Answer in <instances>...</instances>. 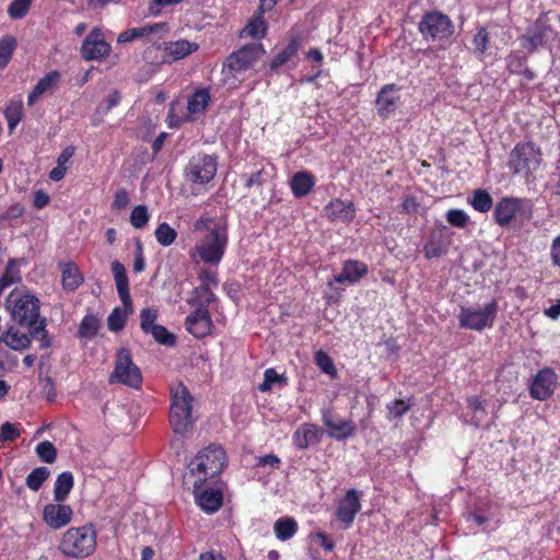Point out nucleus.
Wrapping results in <instances>:
<instances>
[{
  "label": "nucleus",
  "instance_id": "7c9ffc66",
  "mask_svg": "<svg viewBox=\"0 0 560 560\" xmlns=\"http://www.w3.org/2000/svg\"><path fill=\"white\" fill-rule=\"evenodd\" d=\"M60 267L63 288L69 291L75 290L83 282V277L78 267L72 262L61 264Z\"/></svg>",
  "mask_w": 560,
  "mask_h": 560
},
{
  "label": "nucleus",
  "instance_id": "a19ab883",
  "mask_svg": "<svg viewBox=\"0 0 560 560\" xmlns=\"http://www.w3.org/2000/svg\"><path fill=\"white\" fill-rule=\"evenodd\" d=\"M31 332L30 337L32 339L39 340V347L42 349L49 348L51 345L50 338L48 336V331L46 330V319L40 318L39 322L34 326L30 327Z\"/></svg>",
  "mask_w": 560,
  "mask_h": 560
},
{
  "label": "nucleus",
  "instance_id": "8fccbe9b",
  "mask_svg": "<svg viewBox=\"0 0 560 560\" xmlns=\"http://www.w3.org/2000/svg\"><path fill=\"white\" fill-rule=\"evenodd\" d=\"M126 319H127V308L125 307V310H121L119 307H116L109 314L108 319H107L109 330H112V331L120 330L125 326Z\"/></svg>",
  "mask_w": 560,
  "mask_h": 560
},
{
  "label": "nucleus",
  "instance_id": "a211bd4d",
  "mask_svg": "<svg viewBox=\"0 0 560 560\" xmlns=\"http://www.w3.org/2000/svg\"><path fill=\"white\" fill-rule=\"evenodd\" d=\"M61 80L57 70L49 71L38 80L27 97V105L33 106L39 98L55 93Z\"/></svg>",
  "mask_w": 560,
  "mask_h": 560
},
{
  "label": "nucleus",
  "instance_id": "7ed1b4c3",
  "mask_svg": "<svg viewBox=\"0 0 560 560\" xmlns=\"http://www.w3.org/2000/svg\"><path fill=\"white\" fill-rule=\"evenodd\" d=\"M96 530L93 525L71 527L60 540V551L72 558H85L96 548Z\"/></svg>",
  "mask_w": 560,
  "mask_h": 560
},
{
  "label": "nucleus",
  "instance_id": "052dcab7",
  "mask_svg": "<svg viewBox=\"0 0 560 560\" xmlns=\"http://www.w3.org/2000/svg\"><path fill=\"white\" fill-rule=\"evenodd\" d=\"M173 432L177 438H191L194 435L192 422H174Z\"/></svg>",
  "mask_w": 560,
  "mask_h": 560
},
{
  "label": "nucleus",
  "instance_id": "6e6552de",
  "mask_svg": "<svg viewBox=\"0 0 560 560\" xmlns=\"http://www.w3.org/2000/svg\"><path fill=\"white\" fill-rule=\"evenodd\" d=\"M418 28L425 40L432 42L447 40L454 32L451 19L436 11L425 13Z\"/></svg>",
  "mask_w": 560,
  "mask_h": 560
},
{
  "label": "nucleus",
  "instance_id": "cd10ccee",
  "mask_svg": "<svg viewBox=\"0 0 560 560\" xmlns=\"http://www.w3.org/2000/svg\"><path fill=\"white\" fill-rule=\"evenodd\" d=\"M164 24L162 23H155L150 25H144L141 27H135L127 30L119 34L118 36V43H129L136 38H142V37H149L154 33H158L162 30H164Z\"/></svg>",
  "mask_w": 560,
  "mask_h": 560
},
{
  "label": "nucleus",
  "instance_id": "f257e3e1",
  "mask_svg": "<svg viewBox=\"0 0 560 560\" xmlns=\"http://www.w3.org/2000/svg\"><path fill=\"white\" fill-rule=\"evenodd\" d=\"M195 231L205 232L195 245L191 255H198L203 262L219 264L228 244L226 223L209 217H201L195 223Z\"/></svg>",
  "mask_w": 560,
  "mask_h": 560
},
{
  "label": "nucleus",
  "instance_id": "423d86ee",
  "mask_svg": "<svg viewBox=\"0 0 560 560\" xmlns=\"http://www.w3.org/2000/svg\"><path fill=\"white\" fill-rule=\"evenodd\" d=\"M532 203L527 199L503 197L494 206L493 219L500 226L514 222L524 223L532 218Z\"/></svg>",
  "mask_w": 560,
  "mask_h": 560
},
{
  "label": "nucleus",
  "instance_id": "9b49d317",
  "mask_svg": "<svg viewBox=\"0 0 560 560\" xmlns=\"http://www.w3.org/2000/svg\"><path fill=\"white\" fill-rule=\"evenodd\" d=\"M217 170V156L199 153L190 158L185 167V176L191 183L207 184L214 177Z\"/></svg>",
  "mask_w": 560,
  "mask_h": 560
},
{
  "label": "nucleus",
  "instance_id": "f704fd0d",
  "mask_svg": "<svg viewBox=\"0 0 560 560\" xmlns=\"http://www.w3.org/2000/svg\"><path fill=\"white\" fill-rule=\"evenodd\" d=\"M73 488V476L69 471L61 472L55 482L54 498L57 502H62L67 499L71 489Z\"/></svg>",
  "mask_w": 560,
  "mask_h": 560
},
{
  "label": "nucleus",
  "instance_id": "f8f14e48",
  "mask_svg": "<svg viewBox=\"0 0 560 560\" xmlns=\"http://www.w3.org/2000/svg\"><path fill=\"white\" fill-rule=\"evenodd\" d=\"M110 52V45L106 43L98 28H94L83 40L81 55L85 60H101Z\"/></svg>",
  "mask_w": 560,
  "mask_h": 560
},
{
  "label": "nucleus",
  "instance_id": "393cba45",
  "mask_svg": "<svg viewBox=\"0 0 560 560\" xmlns=\"http://www.w3.org/2000/svg\"><path fill=\"white\" fill-rule=\"evenodd\" d=\"M468 520L474 521L478 526H487L492 522L498 525L500 523L498 506L490 502L482 503L469 512Z\"/></svg>",
  "mask_w": 560,
  "mask_h": 560
},
{
  "label": "nucleus",
  "instance_id": "13d9d810",
  "mask_svg": "<svg viewBox=\"0 0 560 560\" xmlns=\"http://www.w3.org/2000/svg\"><path fill=\"white\" fill-rule=\"evenodd\" d=\"M158 317V312L152 308H143L140 314L141 328L143 331L149 332V330L154 327L155 319Z\"/></svg>",
  "mask_w": 560,
  "mask_h": 560
},
{
  "label": "nucleus",
  "instance_id": "2f4dec72",
  "mask_svg": "<svg viewBox=\"0 0 560 560\" xmlns=\"http://www.w3.org/2000/svg\"><path fill=\"white\" fill-rule=\"evenodd\" d=\"M210 102V93L206 89L196 91L189 98L187 109L190 115L203 114Z\"/></svg>",
  "mask_w": 560,
  "mask_h": 560
},
{
  "label": "nucleus",
  "instance_id": "e2e57ef3",
  "mask_svg": "<svg viewBox=\"0 0 560 560\" xmlns=\"http://www.w3.org/2000/svg\"><path fill=\"white\" fill-rule=\"evenodd\" d=\"M409 407H410V405L406 400H402V399L395 400L394 402L388 405L389 415H390V417H394V418L402 417L406 413V411L409 409Z\"/></svg>",
  "mask_w": 560,
  "mask_h": 560
},
{
  "label": "nucleus",
  "instance_id": "79ce46f5",
  "mask_svg": "<svg viewBox=\"0 0 560 560\" xmlns=\"http://www.w3.org/2000/svg\"><path fill=\"white\" fill-rule=\"evenodd\" d=\"M100 328L98 319L93 315H86L83 317L80 327H79V336L81 338H93Z\"/></svg>",
  "mask_w": 560,
  "mask_h": 560
},
{
  "label": "nucleus",
  "instance_id": "ddd939ff",
  "mask_svg": "<svg viewBox=\"0 0 560 560\" xmlns=\"http://www.w3.org/2000/svg\"><path fill=\"white\" fill-rule=\"evenodd\" d=\"M73 516V510L68 504L49 503L43 509V521L45 524L52 528L59 529L67 526Z\"/></svg>",
  "mask_w": 560,
  "mask_h": 560
},
{
  "label": "nucleus",
  "instance_id": "aec40b11",
  "mask_svg": "<svg viewBox=\"0 0 560 560\" xmlns=\"http://www.w3.org/2000/svg\"><path fill=\"white\" fill-rule=\"evenodd\" d=\"M451 236L445 230L433 232L423 247L427 259L438 258L448 250Z\"/></svg>",
  "mask_w": 560,
  "mask_h": 560
},
{
  "label": "nucleus",
  "instance_id": "09e8293b",
  "mask_svg": "<svg viewBox=\"0 0 560 560\" xmlns=\"http://www.w3.org/2000/svg\"><path fill=\"white\" fill-rule=\"evenodd\" d=\"M149 212L145 206H137L130 213V223L136 229H143L149 222Z\"/></svg>",
  "mask_w": 560,
  "mask_h": 560
},
{
  "label": "nucleus",
  "instance_id": "4468645a",
  "mask_svg": "<svg viewBox=\"0 0 560 560\" xmlns=\"http://www.w3.org/2000/svg\"><path fill=\"white\" fill-rule=\"evenodd\" d=\"M376 109L380 116L387 118L401 105L400 88L396 84H386L376 97Z\"/></svg>",
  "mask_w": 560,
  "mask_h": 560
},
{
  "label": "nucleus",
  "instance_id": "bb28decb",
  "mask_svg": "<svg viewBox=\"0 0 560 560\" xmlns=\"http://www.w3.org/2000/svg\"><path fill=\"white\" fill-rule=\"evenodd\" d=\"M199 45L197 43L189 42L187 39H179L175 42H168L165 44V55L172 60H180L197 51Z\"/></svg>",
  "mask_w": 560,
  "mask_h": 560
},
{
  "label": "nucleus",
  "instance_id": "c85d7f7f",
  "mask_svg": "<svg viewBox=\"0 0 560 560\" xmlns=\"http://www.w3.org/2000/svg\"><path fill=\"white\" fill-rule=\"evenodd\" d=\"M315 185V177L308 172H299L291 179V189L295 197H304Z\"/></svg>",
  "mask_w": 560,
  "mask_h": 560
},
{
  "label": "nucleus",
  "instance_id": "680f3d73",
  "mask_svg": "<svg viewBox=\"0 0 560 560\" xmlns=\"http://www.w3.org/2000/svg\"><path fill=\"white\" fill-rule=\"evenodd\" d=\"M525 66V59L518 55H510L506 58V67L512 73L523 72Z\"/></svg>",
  "mask_w": 560,
  "mask_h": 560
},
{
  "label": "nucleus",
  "instance_id": "58836bf2",
  "mask_svg": "<svg viewBox=\"0 0 560 560\" xmlns=\"http://www.w3.org/2000/svg\"><path fill=\"white\" fill-rule=\"evenodd\" d=\"M8 127L12 131L21 121L23 116V103L20 100H12L4 109Z\"/></svg>",
  "mask_w": 560,
  "mask_h": 560
},
{
  "label": "nucleus",
  "instance_id": "1a4fd4ad",
  "mask_svg": "<svg viewBox=\"0 0 560 560\" xmlns=\"http://www.w3.org/2000/svg\"><path fill=\"white\" fill-rule=\"evenodd\" d=\"M498 313V303L492 300L481 307H462L458 320L459 326L466 329L481 331L492 327Z\"/></svg>",
  "mask_w": 560,
  "mask_h": 560
},
{
  "label": "nucleus",
  "instance_id": "5fc2aeb1",
  "mask_svg": "<svg viewBox=\"0 0 560 560\" xmlns=\"http://www.w3.org/2000/svg\"><path fill=\"white\" fill-rule=\"evenodd\" d=\"M36 453L45 463H52L56 459V448L49 441H43L36 446Z\"/></svg>",
  "mask_w": 560,
  "mask_h": 560
},
{
  "label": "nucleus",
  "instance_id": "6e6d98bb",
  "mask_svg": "<svg viewBox=\"0 0 560 560\" xmlns=\"http://www.w3.org/2000/svg\"><path fill=\"white\" fill-rule=\"evenodd\" d=\"M447 222L456 228H464L469 221L468 214L460 209H451L446 213Z\"/></svg>",
  "mask_w": 560,
  "mask_h": 560
},
{
  "label": "nucleus",
  "instance_id": "de8ad7c7",
  "mask_svg": "<svg viewBox=\"0 0 560 560\" xmlns=\"http://www.w3.org/2000/svg\"><path fill=\"white\" fill-rule=\"evenodd\" d=\"M281 460L277 455L268 454L265 456L256 457L254 465L257 469H262L266 474H271L273 470L279 468Z\"/></svg>",
  "mask_w": 560,
  "mask_h": 560
},
{
  "label": "nucleus",
  "instance_id": "6ab92c4d",
  "mask_svg": "<svg viewBox=\"0 0 560 560\" xmlns=\"http://www.w3.org/2000/svg\"><path fill=\"white\" fill-rule=\"evenodd\" d=\"M199 480L195 482V500L197 505L206 513L217 512L223 503V493L219 488H206L198 491Z\"/></svg>",
  "mask_w": 560,
  "mask_h": 560
},
{
  "label": "nucleus",
  "instance_id": "864d4df0",
  "mask_svg": "<svg viewBox=\"0 0 560 560\" xmlns=\"http://www.w3.org/2000/svg\"><path fill=\"white\" fill-rule=\"evenodd\" d=\"M149 332L161 345L173 346L175 343L174 335L170 334L164 326L155 325L149 330Z\"/></svg>",
  "mask_w": 560,
  "mask_h": 560
},
{
  "label": "nucleus",
  "instance_id": "3c124183",
  "mask_svg": "<svg viewBox=\"0 0 560 560\" xmlns=\"http://www.w3.org/2000/svg\"><path fill=\"white\" fill-rule=\"evenodd\" d=\"M32 0H13L8 8V14L12 19H22L28 12Z\"/></svg>",
  "mask_w": 560,
  "mask_h": 560
},
{
  "label": "nucleus",
  "instance_id": "9d476101",
  "mask_svg": "<svg viewBox=\"0 0 560 560\" xmlns=\"http://www.w3.org/2000/svg\"><path fill=\"white\" fill-rule=\"evenodd\" d=\"M110 383H119L133 388H139L142 383L140 369L133 363L128 349L118 350L115 369L109 377Z\"/></svg>",
  "mask_w": 560,
  "mask_h": 560
},
{
  "label": "nucleus",
  "instance_id": "473e14b6",
  "mask_svg": "<svg viewBox=\"0 0 560 560\" xmlns=\"http://www.w3.org/2000/svg\"><path fill=\"white\" fill-rule=\"evenodd\" d=\"M214 300V294L208 284L197 287L191 296L187 300L188 304L194 307H206L208 310L211 302Z\"/></svg>",
  "mask_w": 560,
  "mask_h": 560
},
{
  "label": "nucleus",
  "instance_id": "a878e982",
  "mask_svg": "<svg viewBox=\"0 0 560 560\" xmlns=\"http://www.w3.org/2000/svg\"><path fill=\"white\" fill-rule=\"evenodd\" d=\"M112 272L114 275L118 295L126 308L131 307V298L129 294V282L126 270L119 261L112 262Z\"/></svg>",
  "mask_w": 560,
  "mask_h": 560
},
{
  "label": "nucleus",
  "instance_id": "20e7f679",
  "mask_svg": "<svg viewBox=\"0 0 560 560\" xmlns=\"http://www.w3.org/2000/svg\"><path fill=\"white\" fill-rule=\"evenodd\" d=\"M7 307L13 320L22 326L34 327L40 319L39 300L30 291H12L8 298Z\"/></svg>",
  "mask_w": 560,
  "mask_h": 560
},
{
  "label": "nucleus",
  "instance_id": "49530a36",
  "mask_svg": "<svg viewBox=\"0 0 560 560\" xmlns=\"http://www.w3.org/2000/svg\"><path fill=\"white\" fill-rule=\"evenodd\" d=\"M315 363L322 372L329 375L330 377H336L337 369L331 358L325 351L318 350L315 353Z\"/></svg>",
  "mask_w": 560,
  "mask_h": 560
},
{
  "label": "nucleus",
  "instance_id": "39448f33",
  "mask_svg": "<svg viewBox=\"0 0 560 560\" xmlns=\"http://www.w3.org/2000/svg\"><path fill=\"white\" fill-rule=\"evenodd\" d=\"M226 466V454L220 445H210L200 451L189 465L191 475L199 474V482L220 475Z\"/></svg>",
  "mask_w": 560,
  "mask_h": 560
},
{
  "label": "nucleus",
  "instance_id": "4d7b16f0",
  "mask_svg": "<svg viewBox=\"0 0 560 560\" xmlns=\"http://www.w3.org/2000/svg\"><path fill=\"white\" fill-rule=\"evenodd\" d=\"M490 38L486 28L481 27L474 36L472 44L478 55H483L489 46Z\"/></svg>",
  "mask_w": 560,
  "mask_h": 560
},
{
  "label": "nucleus",
  "instance_id": "f3484780",
  "mask_svg": "<svg viewBox=\"0 0 560 560\" xmlns=\"http://www.w3.org/2000/svg\"><path fill=\"white\" fill-rule=\"evenodd\" d=\"M186 329L196 338H203L210 335L212 320L206 307H197L186 317Z\"/></svg>",
  "mask_w": 560,
  "mask_h": 560
},
{
  "label": "nucleus",
  "instance_id": "69168bd1",
  "mask_svg": "<svg viewBox=\"0 0 560 560\" xmlns=\"http://www.w3.org/2000/svg\"><path fill=\"white\" fill-rule=\"evenodd\" d=\"M144 256H143V245L140 241L136 243V256L133 262L135 272H141L144 270Z\"/></svg>",
  "mask_w": 560,
  "mask_h": 560
},
{
  "label": "nucleus",
  "instance_id": "2eb2a0df",
  "mask_svg": "<svg viewBox=\"0 0 560 560\" xmlns=\"http://www.w3.org/2000/svg\"><path fill=\"white\" fill-rule=\"evenodd\" d=\"M192 397L183 385H177L172 392L171 416L173 420H189L191 417Z\"/></svg>",
  "mask_w": 560,
  "mask_h": 560
},
{
  "label": "nucleus",
  "instance_id": "603ef678",
  "mask_svg": "<svg viewBox=\"0 0 560 560\" xmlns=\"http://www.w3.org/2000/svg\"><path fill=\"white\" fill-rule=\"evenodd\" d=\"M15 48V40L12 37H5L0 40V68H4Z\"/></svg>",
  "mask_w": 560,
  "mask_h": 560
},
{
  "label": "nucleus",
  "instance_id": "412c9836",
  "mask_svg": "<svg viewBox=\"0 0 560 560\" xmlns=\"http://www.w3.org/2000/svg\"><path fill=\"white\" fill-rule=\"evenodd\" d=\"M361 504L360 499L358 495V492L353 489L349 490L345 498L339 502L338 509H337V517L339 521L346 524V526H349L357 513L360 511Z\"/></svg>",
  "mask_w": 560,
  "mask_h": 560
},
{
  "label": "nucleus",
  "instance_id": "338daca9",
  "mask_svg": "<svg viewBox=\"0 0 560 560\" xmlns=\"http://www.w3.org/2000/svg\"><path fill=\"white\" fill-rule=\"evenodd\" d=\"M314 537L317 539L319 545L327 551H331L335 548L334 540L325 533L317 532L314 534Z\"/></svg>",
  "mask_w": 560,
  "mask_h": 560
},
{
  "label": "nucleus",
  "instance_id": "b1692460",
  "mask_svg": "<svg viewBox=\"0 0 560 560\" xmlns=\"http://www.w3.org/2000/svg\"><path fill=\"white\" fill-rule=\"evenodd\" d=\"M368 265L359 261L349 259L345 261L342 270L339 275L334 277V280L338 283H355L368 273Z\"/></svg>",
  "mask_w": 560,
  "mask_h": 560
},
{
  "label": "nucleus",
  "instance_id": "774afa93",
  "mask_svg": "<svg viewBox=\"0 0 560 560\" xmlns=\"http://www.w3.org/2000/svg\"><path fill=\"white\" fill-rule=\"evenodd\" d=\"M550 256L553 265L560 267V235L552 241Z\"/></svg>",
  "mask_w": 560,
  "mask_h": 560
},
{
  "label": "nucleus",
  "instance_id": "e433bc0d",
  "mask_svg": "<svg viewBox=\"0 0 560 560\" xmlns=\"http://www.w3.org/2000/svg\"><path fill=\"white\" fill-rule=\"evenodd\" d=\"M470 206L478 212L486 213L493 206V199L486 189H476L469 198Z\"/></svg>",
  "mask_w": 560,
  "mask_h": 560
},
{
  "label": "nucleus",
  "instance_id": "c9c22d12",
  "mask_svg": "<svg viewBox=\"0 0 560 560\" xmlns=\"http://www.w3.org/2000/svg\"><path fill=\"white\" fill-rule=\"evenodd\" d=\"M275 534L279 540L285 541L298 532V523L292 517H281L275 523Z\"/></svg>",
  "mask_w": 560,
  "mask_h": 560
},
{
  "label": "nucleus",
  "instance_id": "37998d69",
  "mask_svg": "<svg viewBox=\"0 0 560 560\" xmlns=\"http://www.w3.org/2000/svg\"><path fill=\"white\" fill-rule=\"evenodd\" d=\"M49 470L47 467H37L32 470L26 477V486L33 490L37 491L44 483V481L48 478Z\"/></svg>",
  "mask_w": 560,
  "mask_h": 560
},
{
  "label": "nucleus",
  "instance_id": "dca6fc26",
  "mask_svg": "<svg viewBox=\"0 0 560 560\" xmlns=\"http://www.w3.org/2000/svg\"><path fill=\"white\" fill-rule=\"evenodd\" d=\"M556 385L557 374L551 369H542L533 380L530 395L535 399L546 400L553 394Z\"/></svg>",
  "mask_w": 560,
  "mask_h": 560
},
{
  "label": "nucleus",
  "instance_id": "0eeeda50",
  "mask_svg": "<svg viewBox=\"0 0 560 560\" xmlns=\"http://www.w3.org/2000/svg\"><path fill=\"white\" fill-rule=\"evenodd\" d=\"M540 149L530 142L518 143L511 151L509 167L514 174L528 178L539 168L541 164Z\"/></svg>",
  "mask_w": 560,
  "mask_h": 560
},
{
  "label": "nucleus",
  "instance_id": "4be33fe9",
  "mask_svg": "<svg viewBox=\"0 0 560 560\" xmlns=\"http://www.w3.org/2000/svg\"><path fill=\"white\" fill-rule=\"evenodd\" d=\"M325 214L330 221L351 222L355 217L353 202L334 199L325 207Z\"/></svg>",
  "mask_w": 560,
  "mask_h": 560
},
{
  "label": "nucleus",
  "instance_id": "4c0bfd02",
  "mask_svg": "<svg viewBox=\"0 0 560 560\" xmlns=\"http://www.w3.org/2000/svg\"><path fill=\"white\" fill-rule=\"evenodd\" d=\"M287 385V377L283 374H278L275 369H267L264 372V382L258 385L261 393L271 390L273 387H283Z\"/></svg>",
  "mask_w": 560,
  "mask_h": 560
},
{
  "label": "nucleus",
  "instance_id": "ea45409f",
  "mask_svg": "<svg viewBox=\"0 0 560 560\" xmlns=\"http://www.w3.org/2000/svg\"><path fill=\"white\" fill-rule=\"evenodd\" d=\"M267 31L266 21L261 15L255 16L248 21L246 26L244 27L242 34L244 36H249L253 38L264 37Z\"/></svg>",
  "mask_w": 560,
  "mask_h": 560
},
{
  "label": "nucleus",
  "instance_id": "a18cd8bd",
  "mask_svg": "<svg viewBox=\"0 0 560 560\" xmlns=\"http://www.w3.org/2000/svg\"><path fill=\"white\" fill-rule=\"evenodd\" d=\"M327 433L335 439H345L353 431L352 422H326Z\"/></svg>",
  "mask_w": 560,
  "mask_h": 560
},
{
  "label": "nucleus",
  "instance_id": "0e129e2a",
  "mask_svg": "<svg viewBox=\"0 0 560 560\" xmlns=\"http://www.w3.org/2000/svg\"><path fill=\"white\" fill-rule=\"evenodd\" d=\"M130 202L129 195L126 189L120 188L117 190L113 201V208L117 210L125 209Z\"/></svg>",
  "mask_w": 560,
  "mask_h": 560
},
{
  "label": "nucleus",
  "instance_id": "f03ea898",
  "mask_svg": "<svg viewBox=\"0 0 560 560\" xmlns=\"http://www.w3.org/2000/svg\"><path fill=\"white\" fill-rule=\"evenodd\" d=\"M265 52L261 44H249L232 52L223 65L222 73L225 83L230 86H236V81L242 80L238 77L253 68Z\"/></svg>",
  "mask_w": 560,
  "mask_h": 560
},
{
  "label": "nucleus",
  "instance_id": "bf43d9fd",
  "mask_svg": "<svg viewBox=\"0 0 560 560\" xmlns=\"http://www.w3.org/2000/svg\"><path fill=\"white\" fill-rule=\"evenodd\" d=\"M20 434V429L15 423L12 422H4L2 427L0 428V441L7 442V441H13L16 439Z\"/></svg>",
  "mask_w": 560,
  "mask_h": 560
},
{
  "label": "nucleus",
  "instance_id": "c03bdc74",
  "mask_svg": "<svg viewBox=\"0 0 560 560\" xmlns=\"http://www.w3.org/2000/svg\"><path fill=\"white\" fill-rule=\"evenodd\" d=\"M155 238L163 246H170L176 240V231L167 223H161L155 230Z\"/></svg>",
  "mask_w": 560,
  "mask_h": 560
},
{
  "label": "nucleus",
  "instance_id": "c756f323",
  "mask_svg": "<svg viewBox=\"0 0 560 560\" xmlns=\"http://www.w3.org/2000/svg\"><path fill=\"white\" fill-rule=\"evenodd\" d=\"M1 341L10 349L15 351H23L31 346L30 335L20 332L13 328L8 329L2 336Z\"/></svg>",
  "mask_w": 560,
  "mask_h": 560
},
{
  "label": "nucleus",
  "instance_id": "72a5a7b5",
  "mask_svg": "<svg viewBox=\"0 0 560 560\" xmlns=\"http://www.w3.org/2000/svg\"><path fill=\"white\" fill-rule=\"evenodd\" d=\"M299 46V39L295 37L291 38L288 45L276 54L270 62V69L275 71L288 62L296 54Z\"/></svg>",
  "mask_w": 560,
  "mask_h": 560
},
{
  "label": "nucleus",
  "instance_id": "5701e85b",
  "mask_svg": "<svg viewBox=\"0 0 560 560\" xmlns=\"http://www.w3.org/2000/svg\"><path fill=\"white\" fill-rule=\"evenodd\" d=\"M323 431L314 423H304L294 433L293 443L300 448L304 450L313 446L319 442Z\"/></svg>",
  "mask_w": 560,
  "mask_h": 560
}]
</instances>
